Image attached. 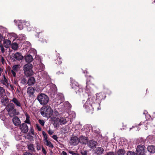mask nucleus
<instances>
[{"label": "nucleus", "instance_id": "obj_1", "mask_svg": "<svg viewBox=\"0 0 155 155\" xmlns=\"http://www.w3.org/2000/svg\"><path fill=\"white\" fill-rule=\"evenodd\" d=\"M87 100L85 103L83 101V103L84 104L83 105L84 108L88 112L92 114L94 110V108L95 104L96 103L94 101H95V97L92 96H89Z\"/></svg>", "mask_w": 155, "mask_h": 155}, {"label": "nucleus", "instance_id": "obj_2", "mask_svg": "<svg viewBox=\"0 0 155 155\" xmlns=\"http://www.w3.org/2000/svg\"><path fill=\"white\" fill-rule=\"evenodd\" d=\"M53 110L48 106L43 107L41 108V114L44 117H46L48 118H51V119H52L53 118Z\"/></svg>", "mask_w": 155, "mask_h": 155}, {"label": "nucleus", "instance_id": "obj_3", "mask_svg": "<svg viewBox=\"0 0 155 155\" xmlns=\"http://www.w3.org/2000/svg\"><path fill=\"white\" fill-rule=\"evenodd\" d=\"M5 109L8 112V114L11 117L17 114L16 110L15 108L14 104L12 103H10L6 106Z\"/></svg>", "mask_w": 155, "mask_h": 155}, {"label": "nucleus", "instance_id": "obj_4", "mask_svg": "<svg viewBox=\"0 0 155 155\" xmlns=\"http://www.w3.org/2000/svg\"><path fill=\"white\" fill-rule=\"evenodd\" d=\"M32 65L30 63L25 64L23 67V70L25 74L27 76L32 75L33 72L32 69Z\"/></svg>", "mask_w": 155, "mask_h": 155}, {"label": "nucleus", "instance_id": "obj_5", "mask_svg": "<svg viewBox=\"0 0 155 155\" xmlns=\"http://www.w3.org/2000/svg\"><path fill=\"white\" fill-rule=\"evenodd\" d=\"M70 80L71 83V87L74 89L76 93H81L83 92V89L80 87L78 83L73 80L72 78H70Z\"/></svg>", "mask_w": 155, "mask_h": 155}, {"label": "nucleus", "instance_id": "obj_6", "mask_svg": "<svg viewBox=\"0 0 155 155\" xmlns=\"http://www.w3.org/2000/svg\"><path fill=\"white\" fill-rule=\"evenodd\" d=\"M37 99L40 104L42 105L47 104L49 101L48 97L44 94H41L37 97Z\"/></svg>", "mask_w": 155, "mask_h": 155}, {"label": "nucleus", "instance_id": "obj_7", "mask_svg": "<svg viewBox=\"0 0 155 155\" xmlns=\"http://www.w3.org/2000/svg\"><path fill=\"white\" fill-rule=\"evenodd\" d=\"M136 151L137 155H145L144 146L142 145L138 146Z\"/></svg>", "mask_w": 155, "mask_h": 155}, {"label": "nucleus", "instance_id": "obj_8", "mask_svg": "<svg viewBox=\"0 0 155 155\" xmlns=\"http://www.w3.org/2000/svg\"><path fill=\"white\" fill-rule=\"evenodd\" d=\"M20 128L21 131L24 133H26L28 130V128L25 123H22L20 125Z\"/></svg>", "mask_w": 155, "mask_h": 155}, {"label": "nucleus", "instance_id": "obj_9", "mask_svg": "<svg viewBox=\"0 0 155 155\" xmlns=\"http://www.w3.org/2000/svg\"><path fill=\"white\" fill-rule=\"evenodd\" d=\"M10 102H12L17 107H21V104L20 101L16 97H13L10 100Z\"/></svg>", "mask_w": 155, "mask_h": 155}, {"label": "nucleus", "instance_id": "obj_10", "mask_svg": "<svg viewBox=\"0 0 155 155\" xmlns=\"http://www.w3.org/2000/svg\"><path fill=\"white\" fill-rule=\"evenodd\" d=\"M69 142L72 145H76L79 143L78 138L75 136L71 137Z\"/></svg>", "mask_w": 155, "mask_h": 155}, {"label": "nucleus", "instance_id": "obj_11", "mask_svg": "<svg viewBox=\"0 0 155 155\" xmlns=\"http://www.w3.org/2000/svg\"><path fill=\"white\" fill-rule=\"evenodd\" d=\"M35 91V89L32 87H28L27 89V93L30 97L33 96Z\"/></svg>", "mask_w": 155, "mask_h": 155}, {"label": "nucleus", "instance_id": "obj_12", "mask_svg": "<svg viewBox=\"0 0 155 155\" xmlns=\"http://www.w3.org/2000/svg\"><path fill=\"white\" fill-rule=\"evenodd\" d=\"M54 121L53 125L55 128H57L60 125H61L59 119L58 118L51 119Z\"/></svg>", "mask_w": 155, "mask_h": 155}, {"label": "nucleus", "instance_id": "obj_13", "mask_svg": "<svg viewBox=\"0 0 155 155\" xmlns=\"http://www.w3.org/2000/svg\"><path fill=\"white\" fill-rule=\"evenodd\" d=\"M12 122L16 126L20 125L21 122L20 119L17 117H15L12 119Z\"/></svg>", "mask_w": 155, "mask_h": 155}, {"label": "nucleus", "instance_id": "obj_14", "mask_svg": "<svg viewBox=\"0 0 155 155\" xmlns=\"http://www.w3.org/2000/svg\"><path fill=\"white\" fill-rule=\"evenodd\" d=\"M13 57L15 59L18 61L21 60L23 58V56L21 54L18 52L15 54Z\"/></svg>", "mask_w": 155, "mask_h": 155}, {"label": "nucleus", "instance_id": "obj_15", "mask_svg": "<svg viewBox=\"0 0 155 155\" xmlns=\"http://www.w3.org/2000/svg\"><path fill=\"white\" fill-rule=\"evenodd\" d=\"M94 151V153L97 155H101L103 153L104 150L101 147H97L96 148Z\"/></svg>", "mask_w": 155, "mask_h": 155}, {"label": "nucleus", "instance_id": "obj_16", "mask_svg": "<svg viewBox=\"0 0 155 155\" xmlns=\"http://www.w3.org/2000/svg\"><path fill=\"white\" fill-rule=\"evenodd\" d=\"M87 143L88 146L91 148L95 147L97 144V142L93 140L89 141Z\"/></svg>", "mask_w": 155, "mask_h": 155}, {"label": "nucleus", "instance_id": "obj_17", "mask_svg": "<svg viewBox=\"0 0 155 155\" xmlns=\"http://www.w3.org/2000/svg\"><path fill=\"white\" fill-rule=\"evenodd\" d=\"M78 140L80 143L86 144L87 142V139L85 137L81 136L78 139Z\"/></svg>", "mask_w": 155, "mask_h": 155}, {"label": "nucleus", "instance_id": "obj_18", "mask_svg": "<svg viewBox=\"0 0 155 155\" xmlns=\"http://www.w3.org/2000/svg\"><path fill=\"white\" fill-rule=\"evenodd\" d=\"M35 82V80L33 77H30L28 80L27 84L29 86H31L34 84Z\"/></svg>", "mask_w": 155, "mask_h": 155}, {"label": "nucleus", "instance_id": "obj_19", "mask_svg": "<svg viewBox=\"0 0 155 155\" xmlns=\"http://www.w3.org/2000/svg\"><path fill=\"white\" fill-rule=\"evenodd\" d=\"M147 150L151 154L155 153V146H150L147 148Z\"/></svg>", "mask_w": 155, "mask_h": 155}, {"label": "nucleus", "instance_id": "obj_20", "mask_svg": "<svg viewBox=\"0 0 155 155\" xmlns=\"http://www.w3.org/2000/svg\"><path fill=\"white\" fill-rule=\"evenodd\" d=\"M25 60L27 62L30 63L33 60L32 56L30 54H28L25 57Z\"/></svg>", "mask_w": 155, "mask_h": 155}, {"label": "nucleus", "instance_id": "obj_21", "mask_svg": "<svg viewBox=\"0 0 155 155\" xmlns=\"http://www.w3.org/2000/svg\"><path fill=\"white\" fill-rule=\"evenodd\" d=\"M43 142L45 145L48 146L49 147L53 148L54 147V146L51 142L48 140H43Z\"/></svg>", "mask_w": 155, "mask_h": 155}, {"label": "nucleus", "instance_id": "obj_22", "mask_svg": "<svg viewBox=\"0 0 155 155\" xmlns=\"http://www.w3.org/2000/svg\"><path fill=\"white\" fill-rule=\"evenodd\" d=\"M3 44L5 48H8L11 44V42L9 40L6 39L4 41Z\"/></svg>", "mask_w": 155, "mask_h": 155}, {"label": "nucleus", "instance_id": "obj_23", "mask_svg": "<svg viewBox=\"0 0 155 155\" xmlns=\"http://www.w3.org/2000/svg\"><path fill=\"white\" fill-rule=\"evenodd\" d=\"M38 68V71L39 72H41V73H43L45 74L46 73V72L43 71L45 68V66L42 63H40L39 65Z\"/></svg>", "mask_w": 155, "mask_h": 155}, {"label": "nucleus", "instance_id": "obj_24", "mask_svg": "<svg viewBox=\"0 0 155 155\" xmlns=\"http://www.w3.org/2000/svg\"><path fill=\"white\" fill-rule=\"evenodd\" d=\"M27 146L29 151L32 152H35V150L33 144L31 143L28 144Z\"/></svg>", "mask_w": 155, "mask_h": 155}, {"label": "nucleus", "instance_id": "obj_25", "mask_svg": "<svg viewBox=\"0 0 155 155\" xmlns=\"http://www.w3.org/2000/svg\"><path fill=\"white\" fill-rule=\"evenodd\" d=\"M96 99L94 101L95 103H97V101L99 102L100 100L103 99V97L102 93L97 94H96Z\"/></svg>", "mask_w": 155, "mask_h": 155}, {"label": "nucleus", "instance_id": "obj_26", "mask_svg": "<svg viewBox=\"0 0 155 155\" xmlns=\"http://www.w3.org/2000/svg\"><path fill=\"white\" fill-rule=\"evenodd\" d=\"M8 98L6 96L3 97L1 100V102L2 105H6L8 103Z\"/></svg>", "mask_w": 155, "mask_h": 155}, {"label": "nucleus", "instance_id": "obj_27", "mask_svg": "<svg viewBox=\"0 0 155 155\" xmlns=\"http://www.w3.org/2000/svg\"><path fill=\"white\" fill-rule=\"evenodd\" d=\"M68 118L67 117H66V118L62 117L60 118L59 119V120L61 125L65 124L68 122Z\"/></svg>", "mask_w": 155, "mask_h": 155}, {"label": "nucleus", "instance_id": "obj_28", "mask_svg": "<svg viewBox=\"0 0 155 155\" xmlns=\"http://www.w3.org/2000/svg\"><path fill=\"white\" fill-rule=\"evenodd\" d=\"M2 83L4 85H5L6 86H7L8 84V80L6 78L5 75L3 76V78L2 81Z\"/></svg>", "mask_w": 155, "mask_h": 155}, {"label": "nucleus", "instance_id": "obj_29", "mask_svg": "<svg viewBox=\"0 0 155 155\" xmlns=\"http://www.w3.org/2000/svg\"><path fill=\"white\" fill-rule=\"evenodd\" d=\"M60 54H58L57 55V59L56 61V63L57 64H60L62 63L61 58L59 56Z\"/></svg>", "mask_w": 155, "mask_h": 155}, {"label": "nucleus", "instance_id": "obj_30", "mask_svg": "<svg viewBox=\"0 0 155 155\" xmlns=\"http://www.w3.org/2000/svg\"><path fill=\"white\" fill-rule=\"evenodd\" d=\"M25 116H26V120L25 121V124L27 123L30 124L31 121L29 119L30 117L29 116L27 113H26L25 114Z\"/></svg>", "mask_w": 155, "mask_h": 155}, {"label": "nucleus", "instance_id": "obj_31", "mask_svg": "<svg viewBox=\"0 0 155 155\" xmlns=\"http://www.w3.org/2000/svg\"><path fill=\"white\" fill-rule=\"evenodd\" d=\"M23 24L26 25L27 27V30L28 31H30L31 30V28L30 26V23L29 21H25L23 22Z\"/></svg>", "mask_w": 155, "mask_h": 155}, {"label": "nucleus", "instance_id": "obj_32", "mask_svg": "<svg viewBox=\"0 0 155 155\" xmlns=\"http://www.w3.org/2000/svg\"><path fill=\"white\" fill-rule=\"evenodd\" d=\"M126 152L124 149H119L117 152L118 155H124Z\"/></svg>", "mask_w": 155, "mask_h": 155}, {"label": "nucleus", "instance_id": "obj_33", "mask_svg": "<svg viewBox=\"0 0 155 155\" xmlns=\"http://www.w3.org/2000/svg\"><path fill=\"white\" fill-rule=\"evenodd\" d=\"M18 28L20 30H22L23 28V24L21 21H18L17 22Z\"/></svg>", "mask_w": 155, "mask_h": 155}, {"label": "nucleus", "instance_id": "obj_34", "mask_svg": "<svg viewBox=\"0 0 155 155\" xmlns=\"http://www.w3.org/2000/svg\"><path fill=\"white\" fill-rule=\"evenodd\" d=\"M12 49L14 50H17L18 48V44L16 43H13L12 44Z\"/></svg>", "mask_w": 155, "mask_h": 155}, {"label": "nucleus", "instance_id": "obj_35", "mask_svg": "<svg viewBox=\"0 0 155 155\" xmlns=\"http://www.w3.org/2000/svg\"><path fill=\"white\" fill-rule=\"evenodd\" d=\"M5 94V90L4 88L1 87H0V96L2 97Z\"/></svg>", "mask_w": 155, "mask_h": 155}, {"label": "nucleus", "instance_id": "obj_36", "mask_svg": "<svg viewBox=\"0 0 155 155\" xmlns=\"http://www.w3.org/2000/svg\"><path fill=\"white\" fill-rule=\"evenodd\" d=\"M52 115H53V118L52 119L57 118L56 117L58 116L59 115V114L57 110H54V112L53 111Z\"/></svg>", "mask_w": 155, "mask_h": 155}, {"label": "nucleus", "instance_id": "obj_37", "mask_svg": "<svg viewBox=\"0 0 155 155\" xmlns=\"http://www.w3.org/2000/svg\"><path fill=\"white\" fill-rule=\"evenodd\" d=\"M7 29L4 27L0 26V33H4L7 31Z\"/></svg>", "mask_w": 155, "mask_h": 155}, {"label": "nucleus", "instance_id": "obj_38", "mask_svg": "<svg viewBox=\"0 0 155 155\" xmlns=\"http://www.w3.org/2000/svg\"><path fill=\"white\" fill-rule=\"evenodd\" d=\"M18 66H19L18 65H15L13 66L12 68V70L17 72L18 71Z\"/></svg>", "mask_w": 155, "mask_h": 155}, {"label": "nucleus", "instance_id": "obj_39", "mask_svg": "<svg viewBox=\"0 0 155 155\" xmlns=\"http://www.w3.org/2000/svg\"><path fill=\"white\" fill-rule=\"evenodd\" d=\"M42 135L44 137L43 140H48V137L47 134L45 133V132L43 131L42 132Z\"/></svg>", "mask_w": 155, "mask_h": 155}, {"label": "nucleus", "instance_id": "obj_40", "mask_svg": "<svg viewBox=\"0 0 155 155\" xmlns=\"http://www.w3.org/2000/svg\"><path fill=\"white\" fill-rule=\"evenodd\" d=\"M19 38L21 40H24L26 38L25 35L22 34L19 35Z\"/></svg>", "mask_w": 155, "mask_h": 155}, {"label": "nucleus", "instance_id": "obj_41", "mask_svg": "<svg viewBox=\"0 0 155 155\" xmlns=\"http://www.w3.org/2000/svg\"><path fill=\"white\" fill-rule=\"evenodd\" d=\"M41 150L43 153L44 155H46L47 154V151L45 148L43 146H42L41 147Z\"/></svg>", "mask_w": 155, "mask_h": 155}, {"label": "nucleus", "instance_id": "obj_42", "mask_svg": "<svg viewBox=\"0 0 155 155\" xmlns=\"http://www.w3.org/2000/svg\"><path fill=\"white\" fill-rule=\"evenodd\" d=\"M88 78H92V77L91 76H88V77H87V80L88 81H89V80H88ZM88 81H87V85H86V88H87V89H90V86L88 84Z\"/></svg>", "mask_w": 155, "mask_h": 155}, {"label": "nucleus", "instance_id": "obj_43", "mask_svg": "<svg viewBox=\"0 0 155 155\" xmlns=\"http://www.w3.org/2000/svg\"><path fill=\"white\" fill-rule=\"evenodd\" d=\"M35 128L39 131H41V127L38 124H35Z\"/></svg>", "mask_w": 155, "mask_h": 155}, {"label": "nucleus", "instance_id": "obj_44", "mask_svg": "<svg viewBox=\"0 0 155 155\" xmlns=\"http://www.w3.org/2000/svg\"><path fill=\"white\" fill-rule=\"evenodd\" d=\"M10 35L14 38H13V40L15 39L17 37V35L13 33H11Z\"/></svg>", "mask_w": 155, "mask_h": 155}, {"label": "nucleus", "instance_id": "obj_45", "mask_svg": "<svg viewBox=\"0 0 155 155\" xmlns=\"http://www.w3.org/2000/svg\"><path fill=\"white\" fill-rule=\"evenodd\" d=\"M38 122L42 126H43L44 125L45 122L44 120H39Z\"/></svg>", "mask_w": 155, "mask_h": 155}, {"label": "nucleus", "instance_id": "obj_46", "mask_svg": "<svg viewBox=\"0 0 155 155\" xmlns=\"http://www.w3.org/2000/svg\"><path fill=\"white\" fill-rule=\"evenodd\" d=\"M27 82V80L25 78L22 79L21 80V83L23 84H25Z\"/></svg>", "mask_w": 155, "mask_h": 155}, {"label": "nucleus", "instance_id": "obj_47", "mask_svg": "<svg viewBox=\"0 0 155 155\" xmlns=\"http://www.w3.org/2000/svg\"><path fill=\"white\" fill-rule=\"evenodd\" d=\"M5 116L3 114H0V118L1 120H4L5 119Z\"/></svg>", "mask_w": 155, "mask_h": 155}, {"label": "nucleus", "instance_id": "obj_48", "mask_svg": "<svg viewBox=\"0 0 155 155\" xmlns=\"http://www.w3.org/2000/svg\"><path fill=\"white\" fill-rule=\"evenodd\" d=\"M0 49H1V51L2 53H4L5 51V49L2 45L0 46Z\"/></svg>", "mask_w": 155, "mask_h": 155}, {"label": "nucleus", "instance_id": "obj_49", "mask_svg": "<svg viewBox=\"0 0 155 155\" xmlns=\"http://www.w3.org/2000/svg\"><path fill=\"white\" fill-rule=\"evenodd\" d=\"M135 153L134 152L129 151L127 153V155H135Z\"/></svg>", "mask_w": 155, "mask_h": 155}, {"label": "nucleus", "instance_id": "obj_50", "mask_svg": "<svg viewBox=\"0 0 155 155\" xmlns=\"http://www.w3.org/2000/svg\"><path fill=\"white\" fill-rule=\"evenodd\" d=\"M16 72L12 70H11V73L12 74V75L14 77H15L16 76Z\"/></svg>", "mask_w": 155, "mask_h": 155}, {"label": "nucleus", "instance_id": "obj_51", "mask_svg": "<svg viewBox=\"0 0 155 155\" xmlns=\"http://www.w3.org/2000/svg\"><path fill=\"white\" fill-rule=\"evenodd\" d=\"M82 155H87V153L86 151H82L81 152Z\"/></svg>", "mask_w": 155, "mask_h": 155}, {"label": "nucleus", "instance_id": "obj_52", "mask_svg": "<svg viewBox=\"0 0 155 155\" xmlns=\"http://www.w3.org/2000/svg\"><path fill=\"white\" fill-rule=\"evenodd\" d=\"M36 148L38 150H39L41 149V147L40 145L37 144L36 146Z\"/></svg>", "mask_w": 155, "mask_h": 155}, {"label": "nucleus", "instance_id": "obj_53", "mask_svg": "<svg viewBox=\"0 0 155 155\" xmlns=\"http://www.w3.org/2000/svg\"><path fill=\"white\" fill-rule=\"evenodd\" d=\"M48 132V134L50 135H52L54 133V131L50 129H49Z\"/></svg>", "mask_w": 155, "mask_h": 155}, {"label": "nucleus", "instance_id": "obj_54", "mask_svg": "<svg viewBox=\"0 0 155 155\" xmlns=\"http://www.w3.org/2000/svg\"><path fill=\"white\" fill-rule=\"evenodd\" d=\"M30 131L31 134L34 135V130L33 128L32 127H30Z\"/></svg>", "mask_w": 155, "mask_h": 155}, {"label": "nucleus", "instance_id": "obj_55", "mask_svg": "<svg viewBox=\"0 0 155 155\" xmlns=\"http://www.w3.org/2000/svg\"><path fill=\"white\" fill-rule=\"evenodd\" d=\"M52 138L55 140H57L58 137L56 135H54L52 136Z\"/></svg>", "mask_w": 155, "mask_h": 155}, {"label": "nucleus", "instance_id": "obj_56", "mask_svg": "<svg viewBox=\"0 0 155 155\" xmlns=\"http://www.w3.org/2000/svg\"><path fill=\"white\" fill-rule=\"evenodd\" d=\"M69 153L72 154V155H77V153H74V152L73 151H69Z\"/></svg>", "mask_w": 155, "mask_h": 155}, {"label": "nucleus", "instance_id": "obj_57", "mask_svg": "<svg viewBox=\"0 0 155 155\" xmlns=\"http://www.w3.org/2000/svg\"><path fill=\"white\" fill-rule=\"evenodd\" d=\"M104 155H114V154L113 152H110Z\"/></svg>", "mask_w": 155, "mask_h": 155}, {"label": "nucleus", "instance_id": "obj_58", "mask_svg": "<svg viewBox=\"0 0 155 155\" xmlns=\"http://www.w3.org/2000/svg\"><path fill=\"white\" fill-rule=\"evenodd\" d=\"M1 61L2 62V64H4L5 62V60L4 59V57H3L2 56H1Z\"/></svg>", "mask_w": 155, "mask_h": 155}, {"label": "nucleus", "instance_id": "obj_59", "mask_svg": "<svg viewBox=\"0 0 155 155\" xmlns=\"http://www.w3.org/2000/svg\"><path fill=\"white\" fill-rule=\"evenodd\" d=\"M23 155H32V154L30 153L25 152L24 153Z\"/></svg>", "mask_w": 155, "mask_h": 155}, {"label": "nucleus", "instance_id": "obj_60", "mask_svg": "<svg viewBox=\"0 0 155 155\" xmlns=\"http://www.w3.org/2000/svg\"><path fill=\"white\" fill-rule=\"evenodd\" d=\"M142 124V122H141L140 123V124H137L134 126H133L132 128H133V127H136L137 126H140Z\"/></svg>", "mask_w": 155, "mask_h": 155}, {"label": "nucleus", "instance_id": "obj_61", "mask_svg": "<svg viewBox=\"0 0 155 155\" xmlns=\"http://www.w3.org/2000/svg\"><path fill=\"white\" fill-rule=\"evenodd\" d=\"M3 33H0V39L2 40L3 38L2 35Z\"/></svg>", "mask_w": 155, "mask_h": 155}, {"label": "nucleus", "instance_id": "obj_62", "mask_svg": "<svg viewBox=\"0 0 155 155\" xmlns=\"http://www.w3.org/2000/svg\"><path fill=\"white\" fill-rule=\"evenodd\" d=\"M61 155H67V154L65 152L63 151L62 152Z\"/></svg>", "mask_w": 155, "mask_h": 155}, {"label": "nucleus", "instance_id": "obj_63", "mask_svg": "<svg viewBox=\"0 0 155 155\" xmlns=\"http://www.w3.org/2000/svg\"><path fill=\"white\" fill-rule=\"evenodd\" d=\"M33 51L34 53V55H36L37 52L36 50H32L31 51Z\"/></svg>", "mask_w": 155, "mask_h": 155}, {"label": "nucleus", "instance_id": "obj_64", "mask_svg": "<svg viewBox=\"0 0 155 155\" xmlns=\"http://www.w3.org/2000/svg\"><path fill=\"white\" fill-rule=\"evenodd\" d=\"M147 111H146V110H145V111H144L143 114H144L145 115V116L146 117V114H147Z\"/></svg>", "mask_w": 155, "mask_h": 155}]
</instances>
